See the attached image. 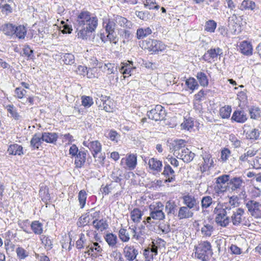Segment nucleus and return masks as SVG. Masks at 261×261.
Returning a JSON list of instances; mask_svg holds the SVG:
<instances>
[{"label":"nucleus","mask_w":261,"mask_h":261,"mask_svg":"<svg viewBox=\"0 0 261 261\" xmlns=\"http://www.w3.org/2000/svg\"><path fill=\"white\" fill-rule=\"evenodd\" d=\"M166 115L165 110L161 105H159L155 106L154 108L147 112L148 118L155 121L164 120Z\"/></svg>","instance_id":"0eeeda50"},{"label":"nucleus","mask_w":261,"mask_h":261,"mask_svg":"<svg viewBox=\"0 0 261 261\" xmlns=\"http://www.w3.org/2000/svg\"><path fill=\"white\" fill-rule=\"evenodd\" d=\"M87 151L80 150L75 155L74 164L76 168H82L86 162Z\"/></svg>","instance_id":"a878e982"},{"label":"nucleus","mask_w":261,"mask_h":261,"mask_svg":"<svg viewBox=\"0 0 261 261\" xmlns=\"http://www.w3.org/2000/svg\"><path fill=\"white\" fill-rule=\"evenodd\" d=\"M148 165L149 168L155 173L161 172L162 167V162L160 160L154 158H152L149 160Z\"/></svg>","instance_id":"cd10ccee"},{"label":"nucleus","mask_w":261,"mask_h":261,"mask_svg":"<svg viewBox=\"0 0 261 261\" xmlns=\"http://www.w3.org/2000/svg\"><path fill=\"white\" fill-rule=\"evenodd\" d=\"M240 49L241 53L246 56H250L252 54V45L246 41H244L240 44Z\"/></svg>","instance_id":"473e14b6"},{"label":"nucleus","mask_w":261,"mask_h":261,"mask_svg":"<svg viewBox=\"0 0 261 261\" xmlns=\"http://www.w3.org/2000/svg\"><path fill=\"white\" fill-rule=\"evenodd\" d=\"M194 122L192 118L187 119L181 124L182 129L190 130L193 128Z\"/></svg>","instance_id":"e2e57ef3"},{"label":"nucleus","mask_w":261,"mask_h":261,"mask_svg":"<svg viewBox=\"0 0 261 261\" xmlns=\"http://www.w3.org/2000/svg\"><path fill=\"white\" fill-rule=\"evenodd\" d=\"M176 152V157L181 159L184 162L186 163H190L193 160L195 156V153L186 147L185 148H182V150H181L180 152Z\"/></svg>","instance_id":"a211bd4d"},{"label":"nucleus","mask_w":261,"mask_h":261,"mask_svg":"<svg viewBox=\"0 0 261 261\" xmlns=\"http://www.w3.org/2000/svg\"><path fill=\"white\" fill-rule=\"evenodd\" d=\"M239 198L237 196H231L229 198V200L227 202L223 203L220 206L229 213L239 210Z\"/></svg>","instance_id":"9b49d317"},{"label":"nucleus","mask_w":261,"mask_h":261,"mask_svg":"<svg viewBox=\"0 0 261 261\" xmlns=\"http://www.w3.org/2000/svg\"><path fill=\"white\" fill-rule=\"evenodd\" d=\"M116 23L120 27L126 29H130L132 27V23L130 21L128 20L126 18L119 15H114Z\"/></svg>","instance_id":"c756f323"},{"label":"nucleus","mask_w":261,"mask_h":261,"mask_svg":"<svg viewBox=\"0 0 261 261\" xmlns=\"http://www.w3.org/2000/svg\"><path fill=\"white\" fill-rule=\"evenodd\" d=\"M142 216V212L138 208H134L130 213L131 219L135 223H138L140 221Z\"/></svg>","instance_id":"de8ad7c7"},{"label":"nucleus","mask_w":261,"mask_h":261,"mask_svg":"<svg viewBox=\"0 0 261 261\" xmlns=\"http://www.w3.org/2000/svg\"><path fill=\"white\" fill-rule=\"evenodd\" d=\"M15 25L11 23H5L2 26V30L4 33L7 35L12 36L15 34Z\"/></svg>","instance_id":"ea45409f"},{"label":"nucleus","mask_w":261,"mask_h":261,"mask_svg":"<svg viewBox=\"0 0 261 261\" xmlns=\"http://www.w3.org/2000/svg\"><path fill=\"white\" fill-rule=\"evenodd\" d=\"M212 198L209 196H205L202 198L201 200V207L203 210L209 207L213 203Z\"/></svg>","instance_id":"6e6d98bb"},{"label":"nucleus","mask_w":261,"mask_h":261,"mask_svg":"<svg viewBox=\"0 0 261 261\" xmlns=\"http://www.w3.org/2000/svg\"><path fill=\"white\" fill-rule=\"evenodd\" d=\"M129 230L125 227H121L118 231V237L121 242L123 243L128 242L130 240V235L128 232Z\"/></svg>","instance_id":"72a5a7b5"},{"label":"nucleus","mask_w":261,"mask_h":261,"mask_svg":"<svg viewBox=\"0 0 261 261\" xmlns=\"http://www.w3.org/2000/svg\"><path fill=\"white\" fill-rule=\"evenodd\" d=\"M152 33V30L149 27L139 28L137 31V37L138 39H143Z\"/></svg>","instance_id":"58836bf2"},{"label":"nucleus","mask_w":261,"mask_h":261,"mask_svg":"<svg viewBox=\"0 0 261 261\" xmlns=\"http://www.w3.org/2000/svg\"><path fill=\"white\" fill-rule=\"evenodd\" d=\"M23 55L28 58V60L34 58V50L28 45H24L22 48Z\"/></svg>","instance_id":"3c124183"},{"label":"nucleus","mask_w":261,"mask_h":261,"mask_svg":"<svg viewBox=\"0 0 261 261\" xmlns=\"http://www.w3.org/2000/svg\"><path fill=\"white\" fill-rule=\"evenodd\" d=\"M16 252L17 256L20 259H24L29 255L28 252L22 247H18L16 250Z\"/></svg>","instance_id":"774afa93"},{"label":"nucleus","mask_w":261,"mask_h":261,"mask_svg":"<svg viewBox=\"0 0 261 261\" xmlns=\"http://www.w3.org/2000/svg\"><path fill=\"white\" fill-rule=\"evenodd\" d=\"M125 257L129 261H138L136 259L138 251L133 246H126L124 248Z\"/></svg>","instance_id":"6ab92c4d"},{"label":"nucleus","mask_w":261,"mask_h":261,"mask_svg":"<svg viewBox=\"0 0 261 261\" xmlns=\"http://www.w3.org/2000/svg\"><path fill=\"white\" fill-rule=\"evenodd\" d=\"M41 141L42 136H40L38 134H36L33 136L31 140V146L34 149H38L42 143Z\"/></svg>","instance_id":"a18cd8bd"},{"label":"nucleus","mask_w":261,"mask_h":261,"mask_svg":"<svg viewBox=\"0 0 261 261\" xmlns=\"http://www.w3.org/2000/svg\"><path fill=\"white\" fill-rule=\"evenodd\" d=\"M94 227L98 231H102L108 228V224L107 221L101 219L98 220L96 219L92 222Z\"/></svg>","instance_id":"2f4dec72"},{"label":"nucleus","mask_w":261,"mask_h":261,"mask_svg":"<svg viewBox=\"0 0 261 261\" xmlns=\"http://www.w3.org/2000/svg\"><path fill=\"white\" fill-rule=\"evenodd\" d=\"M187 206H183L179 208L178 217L179 219H187L193 217V213Z\"/></svg>","instance_id":"c85d7f7f"},{"label":"nucleus","mask_w":261,"mask_h":261,"mask_svg":"<svg viewBox=\"0 0 261 261\" xmlns=\"http://www.w3.org/2000/svg\"><path fill=\"white\" fill-rule=\"evenodd\" d=\"M256 153L257 150L254 148H249L245 153L239 157V161L243 162H246L248 160V158L254 156Z\"/></svg>","instance_id":"37998d69"},{"label":"nucleus","mask_w":261,"mask_h":261,"mask_svg":"<svg viewBox=\"0 0 261 261\" xmlns=\"http://www.w3.org/2000/svg\"><path fill=\"white\" fill-rule=\"evenodd\" d=\"M98 25V19L92 14L85 22L82 30L79 31L77 35L79 38L86 39L89 34L94 32Z\"/></svg>","instance_id":"f257e3e1"},{"label":"nucleus","mask_w":261,"mask_h":261,"mask_svg":"<svg viewBox=\"0 0 261 261\" xmlns=\"http://www.w3.org/2000/svg\"><path fill=\"white\" fill-rule=\"evenodd\" d=\"M14 31V35L19 39H24L27 34V29L23 25L15 26Z\"/></svg>","instance_id":"c03bdc74"},{"label":"nucleus","mask_w":261,"mask_h":261,"mask_svg":"<svg viewBox=\"0 0 261 261\" xmlns=\"http://www.w3.org/2000/svg\"><path fill=\"white\" fill-rule=\"evenodd\" d=\"M62 59L64 63L67 65H72L75 61L74 55L70 53L64 54Z\"/></svg>","instance_id":"864d4df0"},{"label":"nucleus","mask_w":261,"mask_h":261,"mask_svg":"<svg viewBox=\"0 0 261 261\" xmlns=\"http://www.w3.org/2000/svg\"><path fill=\"white\" fill-rule=\"evenodd\" d=\"M58 137V134L55 133L44 132L42 134V141L46 143H55Z\"/></svg>","instance_id":"7c9ffc66"},{"label":"nucleus","mask_w":261,"mask_h":261,"mask_svg":"<svg viewBox=\"0 0 261 261\" xmlns=\"http://www.w3.org/2000/svg\"><path fill=\"white\" fill-rule=\"evenodd\" d=\"M91 15V13L90 12L85 10L82 11L77 15L75 24L76 27V30L78 32L80 30H82V28L85 24V22Z\"/></svg>","instance_id":"4468645a"},{"label":"nucleus","mask_w":261,"mask_h":261,"mask_svg":"<svg viewBox=\"0 0 261 261\" xmlns=\"http://www.w3.org/2000/svg\"><path fill=\"white\" fill-rule=\"evenodd\" d=\"M214 230L212 224H206L201 228L202 234L206 237H210Z\"/></svg>","instance_id":"603ef678"},{"label":"nucleus","mask_w":261,"mask_h":261,"mask_svg":"<svg viewBox=\"0 0 261 261\" xmlns=\"http://www.w3.org/2000/svg\"><path fill=\"white\" fill-rule=\"evenodd\" d=\"M229 175H223L219 176L216 178V185L214 189L216 193L218 194L222 193L226 190L227 187L225 186L226 182H228Z\"/></svg>","instance_id":"9d476101"},{"label":"nucleus","mask_w":261,"mask_h":261,"mask_svg":"<svg viewBox=\"0 0 261 261\" xmlns=\"http://www.w3.org/2000/svg\"><path fill=\"white\" fill-rule=\"evenodd\" d=\"M105 239L109 246L112 247L116 246L118 241L117 236L113 233H107L105 237Z\"/></svg>","instance_id":"4c0bfd02"},{"label":"nucleus","mask_w":261,"mask_h":261,"mask_svg":"<svg viewBox=\"0 0 261 261\" xmlns=\"http://www.w3.org/2000/svg\"><path fill=\"white\" fill-rule=\"evenodd\" d=\"M7 152L9 154L13 155H22L24 154L23 147L17 144L10 145L7 149Z\"/></svg>","instance_id":"bb28decb"},{"label":"nucleus","mask_w":261,"mask_h":261,"mask_svg":"<svg viewBox=\"0 0 261 261\" xmlns=\"http://www.w3.org/2000/svg\"><path fill=\"white\" fill-rule=\"evenodd\" d=\"M244 182L242 178L240 177H233L230 179L227 185L230 188L232 191H236L237 190L241 189L244 187L243 185Z\"/></svg>","instance_id":"412c9836"},{"label":"nucleus","mask_w":261,"mask_h":261,"mask_svg":"<svg viewBox=\"0 0 261 261\" xmlns=\"http://www.w3.org/2000/svg\"><path fill=\"white\" fill-rule=\"evenodd\" d=\"M196 77L201 86L206 87L208 84V79L206 74L203 72H198Z\"/></svg>","instance_id":"79ce46f5"},{"label":"nucleus","mask_w":261,"mask_h":261,"mask_svg":"<svg viewBox=\"0 0 261 261\" xmlns=\"http://www.w3.org/2000/svg\"><path fill=\"white\" fill-rule=\"evenodd\" d=\"M176 207V205L174 201L169 200L166 203L165 209L167 211L168 214H174L175 213Z\"/></svg>","instance_id":"4d7b16f0"},{"label":"nucleus","mask_w":261,"mask_h":261,"mask_svg":"<svg viewBox=\"0 0 261 261\" xmlns=\"http://www.w3.org/2000/svg\"><path fill=\"white\" fill-rule=\"evenodd\" d=\"M116 22L114 17L113 18L106 19L103 22V27L108 33V39L110 42L114 43L117 42L116 34L115 32L116 26Z\"/></svg>","instance_id":"20e7f679"},{"label":"nucleus","mask_w":261,"mask_h":261,"mask_svg":"<svg viewBox=\"0 0 261 261\" xmlns=\"http://www.w3.org/2000/svg\"><path fill=\"white\" fill-rule=\"evenodd\" d=\"M136 68L132 61H127L126 62H122L118 66L119 71L123 75L130 76L133 74Z\"/></svg>","instance_id":"dca6fc26"},{"label":"nucleus","mask_w":261,"mask_h":261,"mask_svg":"<svg viewBox=\"0 0 261 261\" xmlns=\"http://www.w3.org/2000/svg\"><path fill=\"white\" fill-rule=\"evenodd\" d=\"M195 248V256L202 261H206L208 254L212 252V246L208 241L201 242Z\"/></svg>","instance_id":"f03ea898"},{"label":"nucleus","mask_w":261,"mask_h":261,"mask_svg":"<svg viewBox=\"0 0 261 261\" xmlns=\"http://www.w3.org/2000/svg\"><path fill=\"white\" fill-rule=\"evenodd\" d=\"M245 205L250 215L255 218H261V204L254 200H249Z\"/></svg>","instance_id":"423d86ee"},{"label":"nucleus","mask_w":261,"mask_h":261,"mask_svg":"<svg viewBox=\"0 0 261 261\" xmlns=\"http://www.w3.org/2000/svg\"><path fill=\"white\" fill-rule=\"evenodd\" d=\"M183 203L188 207L193 210L199 211L200 207L199 201L194 196L187 194L182 197Z\"/></svg>","instance_id":"f8f14e48"},{"label":"nucleus","mask_w":261,"mask_h":261,"mask_svg":"<svg viewBox=\"0 0 261 261\" xmlns=\"http://www.w3.org/2000/svg\"><path fill=\"white\" fill-rule=\"evenodd\" d=\"M231 120L232 121L243 123L247 120V116L243 110H236L233 113Z\"/></svg>","instance_id":"b1692460"},{"label":"nucleus","mask_w":261,"mask_h":261,"mask_svg":"<svg viewBox=\"0 0 261 261\" xmlns=\"http://www.w3.org/2000/svg\"><path fill=\"white\" fill-rule=\"evenodd\" d=\"M102 101V107L103 109L108 112H113L114 109V104L109 97H102L101 99Z\"/></svg>","instance_id":"f704fd0d"},{"label":"nucleus","mask_w":261,"mask_h":261,"mask_svg":"<svg viewBox=\"0 0 261 261\" xmlns=\"http://www.w3.org/2000/svg\"><path fill=\"white\" fill-rule=\"evenodd\" d=\"M166 46L161 41L154 39H148L145 41V48L153 52L162 51Z\"/></svg>","instance_id":"1a4fd4ad"},{"label":"nucleus","mask_w":261,"mask_h":261,"mask_svg":"<svg viewBox=\"0 0 261 261\" xmlns=\"http://www.w3.org/2000/svg\"><path fill=\"white\" fill-rule=\"evenodd\" d=\"M214 212L216 215L215 217L216 223L221 227H227L230 223V217L227 216L229 213L221 206L219 207L218 206L215 208Z\"/></svg>","instance_id":"7ed1b4c3"},{"label":"nucleus","mask_w":261,"mask_h":261,"mask_svg":"<svg viewBox=\"0 0 261 261\" xmlns=\"http://www.w3.org/2000/svg\"><path fill=\"white\" fill-rule=\"evenodd\" d=\"M246 137L247 139L250 140H257L260 136V133L258 129L255 128H250V126L247 124L244 125Z\"/></svg>","instance_id":"4be33fe9"},{"label":"nucleus","mask_w":261,"mask_h":261,"mask_svg":"<svg viewBox=\"0 0 261 261\" xmlns=\"http://www.w3.org/2000/svg\"><path fill=\"white\" fill-rule=\"evenodd\" d=\"M33 232L36 234H40L43 232V224L39 221H34L31 225Z\"/></svg>","instance_id":"a19ab883"},{"label":"nucleus","mask_w":261,"mask_h":261,"mask_svg":"<svg viewBox=\"0 0 261 261\" xmlns=\"http://www.w3.org/2000/svg\"><path fill=\"white\" fill-rule=\"evenodd\" d=\"M83 145L87 147L91 151L93 156L96 158L97 155L101 152L102 146L101 143L97 140L90 142L84 141Z\"/></svg>","instance_id":"2eb2a0df"},{"label":"nucleus","mask_w":261,"mask_h":261,"mask_svg":"<svg viewBox=\"0 0 261 261\" xmlns=\"http://www.w3.org/2000/svg\"><path fill=\"white\" fill-rule=\"evenodd\" d=\"M135 14L136 16L139 18L140 19L144 20L147 21L152 18L153 16L151 14H150L148 11H136L135 12Z\"/></svg>","instance_id":"8fccbe9b"},{"label":"nucleus","mask_w":261,"mask_h":261,"mask_svg":"<svg viewBox=\"0 0 261 261\" xmlns=\"http://www.w3.org/2000/svg\"><path fill=\"white\" fill-rule=\"evenodd\" d=\"M232 213L230 217V222L236 226H240L244 219L245 211L242 208H239V210L231 212Z\"/></svg>","instance_id":"ddd939ff"},{"label":"nucleus","mask_w":261,"mask_h":261,"mask_svg":"<svg viewBox=\"0 0 261 261\" xmlns=\"http://www.w3.org/2000/svg\"><path fill=\"white\" fill-rule=\"evenodd\" d=\"M231 112V108L229 106H225L219 110V114L223 119H227L230 117Z\"/></svg>","instance_id":"49530a36"},{"label":"nucleus","mask_w":261,"mask_h":261,"mask_svg":"<svg viewBox=\"0 0 261 261\" xmlns=\"http://www.w3.org/2000/svg\"><path fill=\"white\" fill-rule=\"evenodd\" d=\"M41 240L46 249L50 250L53 248L52 241L48 237L42 236Z\"/></svg>","instance_id":"680f3d73"},{"label":"nucleus","mask_w":261,"mask_h":261,"mask_svg":"<svg viewBox=\"0 0 261 261\" xmlns=\"http://www.w3.org/2000/svg\"><path fill=\"white\" fill-rule=\"evenodd\" d=\"M144 5L145 7L148 9H158L160 7V6L156 4L154 0H145L144 2Z\"/></svg>","instance_id":"69168bd1"},{"label":"nucleus","mask_w":261,"mask_h":261,"mask_svg":"<svg viewBox=\"0 0 261 261\" xmlns=\"http://www.w3.org/2000/svg\"><path fill=\"white\" fill-rule=\"evenodd\" d=\"M186 84L188 87L191 90L194 91L197 89L199 87V85L197 82L193 77H190L186 81Z\"/></svg>","instance_id":"5fc2aeb1"},{"label":"nucleus","mask_w":261,"mask_h":261,"mask_svg":"<svg viewBox=\"0 0 261 261\" xmlns=\"http://www.w3.org/2000/svg\"><path fill=\"white\" fill-rule=\"evenodd\" d=\"M162 174L166 178L165 179L166 182H171L175 180V172L168 164L165 163Z\"/></svg>","instance_id":"5701e85b"},{"label":"nucleus","mask_w":261,"mask_h":261,"mask_svg":"<svg viewBox=\"0 0 261 261\" xmlns=\"http://www.w3.org/2000/svg\"><path fill=\"white\" fill-rule=\"evenodd\" d=\"M7 108V111L11 115V117H13L15 120H18L19 119L20 116L17 112L13 105H8Z\"/></svg>","instance_id":"338daca9"},{"label":"nucleus","mask_w":261,"mask_h":261,"mask_svg":"<svg viewBox=\"0 0 261 261\" xmlns=\"http://www.w3.org/2000/svg\"><path fill=\"white\" fill-rule=\"evenodd\" d=\"M82 105L86 108H89L93 104V101L92 97L88 96H82Z\"/></svg>","instance_id":"0e129e2a"},{"label":"nucleus","mask_w":261,"mask_h":261,"mask_svg":"<svg viewBox=\"0 0 261 261\" xmlns=\"http://www.w3.org/2000/svg\"><path fill=\"white\" fill-rule=\"evenodd\" d=\"M255 6L256 5L254 2L249 0H244L239 6V9L242 11L253 10Z\"/></svg>","instance_id":"c9c22d12"},{"label":"nucleus","mask_w":261,"mask_h":261,"mask_svg":"<svg viewBox=\"0 0 261 261\" xmlns=\"http://www.w3.org/2000/svg\"><path fill=\"white\" fill-rule=\"evenodd\" d=\"M78 199L81 208H83L86 204L87 194L84 190H81L79 193Z\"/></svg>","instance_id":"bf43d9fd"},{"label":"nucleus","mask_w":261,"mask_h":261,"mask_svg":"<svg viewBox=\"0 0 261 261\" xmlns=\"http://www.w3.org/2000/svg\"><path fill=\"white\" fill-rule=\"evenodd\" d=\"M164 205L161 202L153 203L149 206L150 213H154L163 210Z\"/></svg>","instance_id":"052dcab7"},{"label":"nucleus","mask_w":261,"mask_h":261,"mask_svg":"<svg viewBox=\"0 0 261 261\" xmlns=\"http://www.w3.org/2000/svg\"><path fill=\"white\" fill-rule=\"evenodd\" d=\"M122 170L118 168L115 169L111 174V178L114 182H119L122 180Z\"/></svg>","instance_id":"09e8293b"},{"label":"nucleus","mask_w":261,"mask_h":261,"mask_svg":"<svg viewBox=\"0 0 261 261\" xmlns=\"http://www.w3.org/2000/svg\"><path fill=\"white\" fill-rule=\"evenodd\" d=\"M185 143L186 142L184 140H175L170 143V149H172L174 154L176 155L177 154L176 152H179L182 150V148H185Z\"/></svg>","instance_id":"393cba45"},{"label":"nucleus","mask_w":261,"mask_h":261,"mask_svg":"<svg viewBox=\"0 0 261 261\" xmlns=\"http://www.w3.org/2000/svg\"><path fill=\"white\" fill-rule=\"evenodd\" d=\"M124 163L126 165L125 168H127L129 170L134 169L137 163V155L134 154H127L126 158L121 159V164L123 165Z\"/></svg>","instance_id":"f3484780"},{"label":"nucleus","mask_w":261,"mask_h":261,"mask_svg":"<svg viewBox=\"0 0 261 261\" xmlns=\"http://www.w3.org/2000/svg\"><path fill=\"white\" fill-rule=\"evenodd\" d=\"M202 158L204 161L203 164L202 165L203 170L213 166L214 161L210 154L205 153L203 154Z\"/></svg>","instance_id":"e433bc0d"},{"label":"nucleus","mask_w":261,"mask_h":261,"mask_svg":"<svg viewBox=\"0 0 261 261\" xmlns=\"http://www.w3.org/2000/svg\"><path fill=\"white\" fill-rule=\"evenodd\" d=\"M128 229L132 232L133 239L141 244L144 243L148 236L144 225H141L138 228L136 226L132 225L128 227Z\"/></svg>","instance_id":"39448f33"},{"label":"nucleus","mask_w":261,"mask_h":261,"mask_svg":"<svg viewBox=\"0 0 261 261\" xmlns=\"http://www.w3.org/2000/svg\"><path fill=\"white\" fill-rule=\"evenodd\" d=\"M86 249L87 250L85 252L88 255L93 258H96L99 255V253L102 251V248L99 245L98 243L95 242L88 245Z\"/></svg>","instance_id":"aec40b11"},{"label":"nucleus","mask_w":261,"mask_h":261,"mask_svg":"<svg viewBox=\"0 0 261 261\" xmlns=\"http://www.w3.org/2000/svg\"><path fill=\"white\" fill-rule=\"evenodd\" d=\"M217 27V23L213 20L207 21L205 25V30L207 32L213 33Z\"/></svg>","instance_id":"13d9d810"},{"label":"nucleus","mask_w":261,"mask_h":261,"mask_svg":"<svg viewBox=\"0 0 261 261\" xmlns=\"http://www.w3.org/2000/svg\"><path fill=\"white\" fill-rule=\"evenodd\" d=\"M222 54V50L219 47L211 48L204 54L202 59L207 63H212L216 61Z\"/></svg>","instance_id":"6e6552de"}]
</instances>
